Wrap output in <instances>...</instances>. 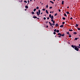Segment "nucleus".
Returning a JSON list of instances; mask_svg holds the SVG:
<instances>
[{"instance_id":"c03bdc74","label":"nucleus","mask_w":80,"mask_h":80,"mask_svg":"<svg viewBox=\"0 0 80 80\" xmlns=\"http://www.w3.org/2000/svg\"><path fill=\"white\" fill-rule=\"evenodd\" d=\"M52 25H53L54 26V25H55V23H53L52 24Z\"/></svg>"},{"instance_id":"39448f33","label":"nucleus","mask_w":80,"mask_h":80,"mask_svg":"<svg viewBox=\"0 0 80 80\" xmlns=\"http://www.w3.org/2000/svg\"><path fill=\"white\" fill-rule=\"evenodd\" d=\"M51 18V19H53V16L52 15Z\"/></svg>"},{"instance_id":"4be33fe9","label":"nucleus","mask_w":80,"mask_h":80,"mask_svg":"<svg viewBox=\"0 0 80 80\" xmlns=\"http://www.w3.org/2000/svg\"><path fill=\"white\" fill-rule=\"evenodd\" d=\"M64 16H65V17H67V14H66V13L64 14Z\"/></svg>"},{"instance_id":"a878e982","label":"nucleus","mask_w":80,"mask_h":80,"mask_svg":"<svg viewBox=\"0 0 80 80\" xmlns=\"http://www.w3.org/2000/svg\"><path fill=\"white\" fill-rule=\"evenodd\" d=\"M69 31H73V30H72V29H69Z\"/></svg>"},{"instance_id":"13d9d810","label":"nucleus","mask_w":80,"mask_h":80,"mask_svg":"<svg viewBox=\"0 0 80 80\" xmlns=\"http://www.w3.org/2000/svg\"><path fill=\"white\" fill-rule=\"evenodd\" d=\"M25 11H27V9H25Z\"/></svg>"},{"instance_id":"4d7b16f0","label":"nucleus","mask_w":80,"mask_h":80,"mask_svg":"<svg viewBox=\"0 0 80 80\" xmlns=\"http://www.w3.org/2000/svg\"><path fill=\"white\" fill-rule=\"evenodd\" d=\"M46 27H47V28H48V26L47 25V26H46Z\"/></svg>"},{"instance_id":"58836bf2","label":"nucleus","mask_w":80,"mask_h":80,"mask_svg":"<svg viewBox=\"0 0 80 80\" xmlns=\"http://www.w3.org/2000/svg\"><path fill=\"white\" fill-rule=\"evenodd\" d=\"M77 47H78V48H80V47H79L78 46H77Z\"/></svg>"},{"instance_id":"e2e57ef3","label":"nucleus","mask_w":80,"mask_h":80,"mask_svg":"<svg viewBox=\"0 0 80 80\" xmlns=\"http://www.w3.org/2000/svg\"><path fill=\"white\" fill-rule=\"evenodd\" d=\"M53 1L54 2V1H55V0H53Z\"/></svg>"},{"instance_id":"1a4fd4ad","label":"nucleus","mask_w":80,"mask_h":80,"mask_svg":"<svg viewBox=\"0 0 80 80\" xmlns=\"http://www.w3.org/2000/svg\"><path fill=\"white\" fill-rule=\"evenodd\" d=\"M32 18H37V17L36 16H34L32 17Z\"/></svg>"},{"instance_id":"338daca9","label":"nucleus","mask_w":80,"mask_h":80,"mask_svg":"<svg viewBox=\"0 0 80 80\" xmlns=\"http://www.w3.org/2000/svg\"><path fill=\"white\" fill-rule=\"evenodd\" d=\"M40 3H42V2H40Z\"/></svg>"},{"instance_id":"a211bd4d","label":"nucleus","mask_w":80,"mask_h":80,"mask_svg":"<svg viewBox=\"0 0 80 80\" xmlns=\"http://www.w3.org/2000/svg\"><path fill=\"white\" fill-rule=\"evenodd\" d=\"M56 32H57V33H58V32H59V30H57L56 31Z\"/></svg>"},{"instance_id":"774afa93","label":"nucleus","mask_w":80,"mask_h":80,"mask_svg":"<svg viewBox=\"0 0 80 80\" xmlns=\"http://www.w3.org/2000/svg\"><path fill=\"white\" fill-rule=\"evenodd\" d=\"M45 16H46V15H45Z\"/></svg>"},{"instance_id":"7ed1b4c3","label":"nucleus","mask_w":80,"mask_h":80,"mask_svg":"<svg viewBox=\"0 0 80 80\" xmlns=\"http://www.w3.org/2000/svg\"><path fill=\"white\" fill-rule=\"evenodd\" d=\"M46 12L47 14H48V11H47V10H46Z\"/></svg>"},{"instance_id":"864d4df0","label":"nucleus","mask_w":80,"mask_h":80,"mask_svg":"<svg viewBox=\"0 0 80 80\" xmlns=\"http://www.w3.org/2000/svg\"><path fill=\"white\" fill-rule=\"evenodd\" d=\"M52 11H50V13H52Z\"/></svg>"},{"instance_id":"37998d69","label":"nucleus","mask_w":80,"mask_h":80,"mask_svg":"<svg viewBox=\"0 0 80 80\" xmlns=\"http://www.w3.org/2000/svg\"><path fill=\"white\" fill-rule=\"evenodd\" d=\"M67 34H69V32H67Z\"/></svg>"},{"instance_id":"e433bc0d","label":"nucleus","mask_w":80,"mask_h":80,"mask_svg":"<svg viewBox=\"0 0 80 80\" xmlns=\"http://www.w3.org/2000/svg\"><path fill=\"white\" fill-rule=\"evenodd\" d=\"M48 5H47V6H46V8H48Z\"/></svg>"},{"instance_id":"6e6d98bb","label":"nucleus","mask_w":80,"mask_h":80,"mask_svg":"<svg viewBox=\"0 0 80 80\" xmlns=\"http://www.w3.org/2000/svg\"><path fill=\"white\" fill-rule=\"evenodd\" d=\"M37 20H39V18H37Z\"/></svg>"},{"instance_id":"20e7f679","label":"nucleus","mask_w":80,"mask_h":80,"mask_svg":"<svg viewBox=\"0 0 80 80\" xmlns=\"http://www.w3.org/2000/svg\"><path fill=\"white\" fill-rule=\"evenodd\" d=\"M62 5H63V4H64V1H62Z\"/></svg>"},{"instance_id":"9b49d317","label":"nucleus","mask_w":80,"mask_h":80,"mask_svg":"<svg viewBox=\"0 0 80 80\" xmlns=\"http://www.w3.org/2000/svg\"><path fill=\"white\" fill-rule=\"evenodd\" d=\"M64 37L65 36V34H61V36Z\"/></svg>"},{"instance_id":"5701e85b","label":"nucleus","mask_w":80,"mask_h":80,"mask_svg":"<svg viewBox=\"0 0 80 80\" xmlns=\"http://www.w3.org/2000/svg\"><path fill=\"white\" fill-rule=\"evenodd\" d=\"M57 15H58V14H57V13H55L54 15L55 16H57Z\"/></svg>"},{"instance_id":"473e14b6","label":"nucleus","mask_w":80,"mask_h":80,"mask_svg":"<svg viewBox=\"0 0 80 80\" xmlns=\"http://www.w3.org/2000/svg\"><path fill=\"white\" fill-rule=\"evenodd\" d=\"M54 21H53V19H51V21L52 22H53Z\"/></svg>"},{"instance_id":"c756f323","label":"nucleus","mask_w":80,"mask_h":80,"mask_svg":"<svg viewBox=\"0 0 80 80\" xmlns=\"http://www.w3.org/2000/svg\"><path fill=\"white\" fill-rule=\"evenodd\" d=\"M53 34H54V35H55L56 34V32H54Z\"/></svg>"},{"instance_id":"f8f14e48","label":"nucleus","mask_w":80,"mask_h":80,"mask_svg":"<svg viewBox=\"0 0 80 80\" xmlns=\"http://www.w3.org/2000/svg\"><path fill=\"white\" fill-rule=\"evenodd\" d=\"M26 8H28V7L27 5L25 6Z\"/></svg>"},{"instance_id":"bf43d9fd","label":"nucleus","mask_w":80,"mask_h":80,"mask_svg":"<svg viewBox=\"0 0 80 80\" xmlns=\"http://www.w3.org/2000/svg\"><path fill=\"white\" fill-rule=\"evenodd\" d=\"M32 0H30V2H32Z\"/></svg>"},{"instance_id":"f03ea898","label":"nucleus","mask_w":80,"mask_h":80,"mask_svg":"<svg viewBox=\"0 0 80 80\" xmlns=\"http://www.w3.org/2000/svg\"><path fill=\"white\" fill-rule=\"evenodd\" d=\"M37 15H38V16H39V14H40V10H38V12H36Z\"/></svg>"},{"instance_id":"9d476101","label":"nucleus","mask_w":80,"mask_h":80,"mask_svg":"<svg viewBox=\"0 0 80 80\" xmlns=\"http://www.w3.org/2000/svg\"><path fill=\"white\" fill-rule=\"evenodd\" d=\"M69 38H71V37H72V36L70 34H69Z\"/></svg>"},{"instance_id":"4468645a","label":"nucleus","mask_w":80,"mask_h":80,"mask_svg":"<svg viewBox=\"0 0 80 80\" xmlns=\"http://www.w3.org/2000/svg\"><path fill=\"white\" fill-rule=\"evenodd\" d=\"M73 34H74V35H76L77 34V32H73Z\"/></svg>"},{"instance_id":"0e129e2a","label":"nucleus","mask_w":80,"mask_h":80,"mask_svg":"<svg viewBox=\"0 0 80 80\" xmlns=\"http://www.w3.org/2000/svg\"><path fill=\"white\" fill-rule=\"evenodd\" d=\"M52 13H53V11H52Z\"/></svg>"},{"instance_id":"09e8293b","label":"nucleus","mask_w":80,"mask_h":80,"mask_svg":"<svg viewBox=\"0 0 80 80\" xmlns=\"http://www.w3.org/2000/svg\"><path fill=\"white\" fill-rule=\"evenodd\" d=\"M49 17L47 18L48 20H49Z\"/></svg>"},{"instance_id":"5fc2aeb1","label":"nucleus","mask_w":80,"mask_h":80,"mask_svg":"<svg viewBox=\"0 0 80 80\" xmlns=\"http://www.w3.org/2000/svg\"><path fill=\"white\" fill-rule=\"evenodd\" d=\"M67 8H69V7L68 6V7H67Z\"/></svg>"},{"instance_id":"0eeeda50","label":"nucleus","mask_w":80,"mask_h":80,"mask_svg":"<svg viewBox=\"0 0 80 80\" xmlns=\"http://www.w3.org/2000/svg\"><path fill=\"white\" fill-rule=\"evenodd\" d=\"M60 27L61 28L63 27V25H61L60 26Z\"/></svg>"},{"instance_id":"f704fd0d","label":"nucleus","mask_w":80,"mask_h":80,"mask_svg":"<svg viewBox=\"0 0 80 80\" xmlns=\"http://www.w3.org/2000/svg\"><path fill=\"white\" fill-rule=\"evenodd\" d=\"M49 8H50V9H51L52 8V7H50Z\"/></svg>"},{"instance_id":"a19ab883","label":"nucleus","mask_w":80,"mask_h":80,"mask_svg":"<svg viewBox=\"0 0 80 80\" xmlns=\"http://www.w3.org/2000/svg\"><path fill=\"white\" fill-rule=\"evenodd\" d=\"M46 23H48V21L46 22Z\"/></svg>"},{"instance_id":"c85d7f7f","label":"nucleus","mask_w":80,"mask_h":80,"mask_svg":"<svg viewBox=\"0 0 80 80\" xmlns=\"http://www.w3.org/2000/svg\"><path fill=\"white\" fill-rule=\"evenodd\" d=\"M36 8L37 9H39V7H37Z\"/></svg>"},{"instance_id":"c9c22d12","label":"nucleus","mask_w":80,"mask_h":80,"mask_svg":"<svg viewBox=\"0 0 80 80\" xmlns=\"http://www.w3.org/2000/svg\"><path fill=\"white\" fill-rule=\"evenodd\" d=\"M43 19H44V20H46V18H45V17Z\"/></svg>"},{"instance_id":"72a5a7b5","label":"nucleus","mask_w":80,"mask_h":80,"mask_svg":"<svg viewBox=\"0 0 80 80\" xmlns=\"http://www.w3.org/2000/svg\"><path fill=\"white\" fill-rule=\"evenodd\" d=\"M62 23L63 25H64L65 24V22H63Z\"/></svg>"},{"instance_id":"603ef678","label":"nucleus","mask_w":80,"mask_h":80,"mask_svg":"<svg viewBox=\"0 0 80 80\" xmlns=\"http://www.w3.org/2000/svg\"><path fill=\"white\" fill-rule=\"evenodd\" d=\"M51 27H52V28H53V26H51Z\"/></svg>"},{"instance_id":"423d86ee","label":"nucleus","mask_w":80,"mask_h":80,"mask_svg":"<svg viewBox=\"0 0 80 80\" xmlns=\"http://www.w3.org/2000/svg\"><path fill=\"white\" fill-rule=\"evenodd\" d=\"M55 26H56V27H58V23L56 24L55 25Z\"/></svg>"},{"instance_id":"cd10ccee","label":"nucleus","mask_w":80,"mask_h":80,"mask_svg":"<svg viewBox=\"0 0 80 80\" xmlns=\"http://www.w3.org/2000/svg\"><path fill=\"white\" fill-rule=\"evenodd\" d=\"M54 32H57V29H56L54 30Z\"/></svg>"},{"instance_id":"8fccbe9b","label":"nucleus","mask_w":80,"mask_h":80,"mask_svg":"<svg viewBox=\"0 0 80 80\" xmlns=\"http://www.w3.org/2000/svg\"><path fill=\"white\" fill-rule=\"evenodd\" d=\"M23 2V1H22V0L20 1V2Z\"/></svg>"},{"instance_id":"69168bd1","label":"nucleus","mask_w":80,"mask_h":80,"mask_svg":"<svg viewBox=\"0 0 80 80\" xmlns=\"http://www.w3.org/2000/svg\"><path fill=\"white\" fill-rule=\"evenodd\" d=\"M57 37V36H55V37Z\"/></svg>"},{"instance_id":"aec40b11","label":"nucleus","mask_w":80,"mask_h":80,"mask_svg":"<svg viewBox=\"0 0 80 80\" xmlns=\"http://www.w3.org/2000/svg\"><path fill=\"white\" fill-rule=\"evenodd\" d=\"M61 35H62L59 36H58V37H59V38H60V37H62V36H61Z\"/></svg>"},{"instance_id":"393cba45","label":"nucleus","mask_w":80,"mask_h":80,"mask_svg":"<svg viewBox=\"0 0 80 80\" xmlns=\"http://www.w3.org/2000/svg\"><path fill=\"white\" fill-rule=\"evenodd\" d=\"M42 10H43V11H45V8H43L42 9Z\"/></svg>"},{"instance_id":"680f3d73","label":"nucleus","mask_w":80,"mask_h":80,"mask_svg":"<svg viewBox=\"0 0 80 80\" xmlns=\"http://www.w3.org/2000/svg\"><path fill=\"white\" fill-rule=\"evenodd\" d=\"M79 46L80 47V44L79 45Z\"/></svg>"},{"instance_id":"f257e3e1","label":"nucleus","mask_w":80,"mask_h":80,"mask_svg":"<svg viewBox=\"0 0 80 80\" xmlns=\"http://www.w3.org/2000/svg\"><path fill=\"white\" fill-rule=\"evenodd\" d=\"M74 49L75 50H76V51H79V48L77 47V46L74 45Z\"/></svg>"},{"instance_id":"ea45409f","label":"nucleus","mask_w":80,"mask_h":80,"mask_svg":"<svg viewBox=\"0 0 80 80\" xmlns=\"http://www.w3.org/2000/svg\"><path fill=\"white\" fill-rule=\"evenodd\" d=\"M52 23H51L50 24V26H52Z\"/></svg>"},{"instance_id":"b1692460","label":"nucleus","mask_w":80,"mask_h":80,"mask_svg":"<svg viewBox=\"0 0 80 80\" xmlns=\"http://www.w3.org/2000/svg\"><path fill=\"white\" fill-rule=\"evenodd\" d=\"M36 10H37V9H34L33 10L34 12H35V11H36Z\"/></svg>"},{"instance_id":"6ab92c4d","label":"nucleus","mask_w":80,"mask_h":80,"mask_svg":"<svg viewBox=\"0 0 80 80\" xmlns=\"http://www.w3.org/2000/svg\"><path fill=\"white\" fill-rule=\"evenodd\" d=\"M76 27H78V24H76Z\"/></svg>"},{"instance_id":"de8ad7c7","label":"nucleus","mask_w":80,"mask_h":80,"mask_svg":"<svg viewBox=\"0 0 80 80\" xmlns=\"http://www.w3.org/2000/svg\"><path fill=\"white\" fill-rule=\"evenodd\" d=\"M53 22V23H55V21H54Z\"/></svg>"},{"instance_id":"2f4dec72","label":"nucleus","mask_w":80,"mask_h":80,"mask_svg":"<svg viewBox=\"0 0 80 80\" xmlns=\"http://www.w3.org/2000/svg\"><path fill=\"white\" fill-rule=\"evenodd\" d=\"M25 3H27V1H24Z\"/></svg>"},{"instance_id":"412c9836","label":"nucleus","mask_w":80,"mask_h":80,"mask_svg":"<svg viewBox=\"0 0 80 80\" xmlns=\"http://www.w3.org/2000/svg\"><path fill=\"white\" fill-rule=\"evenodd\" d=\"M32 14H33H33H35V12H32Z\"/></svg>"},{"instance_id":"ddd939ff","label":"nucleus","mask_w":80,"mask_h":80,"mask_svg":"<svg viewBox=\"0 0 80 80\" xmlns=\"http://www.w3.org/2000/svg\"><path fill=\"white\" fill-rule=\"evenodd\" d=\"M50 2L51 3H52V4H53V3H54V2H52V1H50Z\"/></svg>"},{"instance_id":"4c0bfd02","label":"nucleus","mask_w":80,"mask_h":80,"mask_svg":"<svg viewBox=\"0 0 80 80\" xmlns=\"http://www.w3.org/2000/svg\"><path fill=\"white\" fill-rule=\"evenodd\" d=\"M58 11L59 12H61V10H60V9H58Z\"/></svg>"},{"instance_id":"3c124183","label":"nucleus","mask_w":80,"mask_h":80,"mask_svg":"<svg viewBox=\"0 0 80 80\" xmlns=\"http://www.w3.org/2000/svg\"><path fill=\"white\" fill-rule=\"evenodd\" d=\"M49 24H51V22H49Z\"/></svg>"},{"instance_id":"49530a36","label":"nucleus","mask_w":80,"mask_h":80,"mask_svg":"<svg viewBox=\"0 0 80 80\" xmlns=\"http://www.w3.org/2000/svg\"><path fill=\"white\" fill-rule=\"evenodd\" d=\"M70 19L71 20H72V19H73V18H70Z\"/></svg>"},{"instance_id":"6e6552de","label":"nucleus","mask_w":80,"mask_h":80,"mask_svg":"<svg viewBox=\"0 0 80 80\" xmlns=\"http://www.w3.org/2000/svg\"><path fill=\"white\" fill-rule=\"evenodd\" d=\"M72 47V48H75V46H74L73 45H72L71 46Z\"/></svg>"},{"instance_id":"dca6fc26","label":"nucleus","mask_w":80,"mask_h":80,"mask_svg":"<svg viewBox=\"0 0 80 80\" xmlns=\"http://www.w3.org/2000/svg\"><path fill=\"white\" fill-rule=\"evenodd\" d=\"M78 38H75V40H77L78 39Z\"/></svg>"},{"instance_id":"79ce46f5","label":"nucleus","mask_w":80,"mask_h":80,"mask_svg":"<svg viewBox=\"0 0 80 80\" xmlns=\"http://www.w3.org/2000/svg\"><path fill=\"white\" fill-rule=\"evenodd\" d=\"M78 30H80V28H78Z\"/></svg>"},{"instance_id":"052dcab7","label":"nucleus","mask_w":80,"mask_h":80,"mask_svg":"<svg viewBox=\"0 0 80 80\" xmlns=\"http://www.w3.org/2000/svg\"><path fill=\"white\" fill-rule=\"evenodd\" d=\"M42 13H43V12H42V13H41V15H42Z\"/></svg>"},{"instance_id":"bb28decb","label":"nucleus","mask_w":80,"mask_h":80,"mask_svg":"<svg viewBox=\"0 0 80 80\" xmlns=\"http://www.w3.org/2000/svg\"><path fill=\"white\" fill-rule=\"evenodd\" d=\"M66 13H67V14H70V13H69L68 12H66Z\"/></svg>"},{"instance_id":"a18cd8bd","label":"nucleus","mask_w":80,"mask_h":80,"mask_svg":"<svg viewBox=\"0 0 80 80\" xmlns=\"http://www.w3.org/2000/svg\"><path fill=\"white\" fill-rule=\"evenodd\" d=\"M28 3H29V2H30V1L29 0H28Z\"/></svg>"},{"instance_id":"7c9ffc66","label":"nucleus","mask_w":80,"mask_h":80,"mask_svg":"<svg viewBox=\"0 0 80 80\" xmlns=\"http://www.w3.org/2000/svg\"><path fill=\"white\" fill-rule=\"evenodd\" d=\"M63 20H65V18H62Z\"/></svg>"},{"instance_id":"2eb2a0df","label":"nucleus","mask_w":80,"mask_h":80,"mask_svg":"<svg viewBox=\"0 0 80 80\" xmlns=\"http://www.w3.org/2000/svg\"><path fill=\"white\" fill-rule=\"evenodd\" d=\"M49 18H51L52 17V15L49 14Z\"/></svg>"},{"instance_id":"f3484780","label":"nucleus","mask_w":80,"mask_h":80,"mask_svg":"<svg viewBox=\"0 0 80 80\" xmlns=\"http://www.w3.org/2000/svg\"><path fill=\"white\" fill-rule=\"evenodd\" d=\"M58 35H62V34H61V33H59L58 34Z\"/></svg>"}]
</instances>
